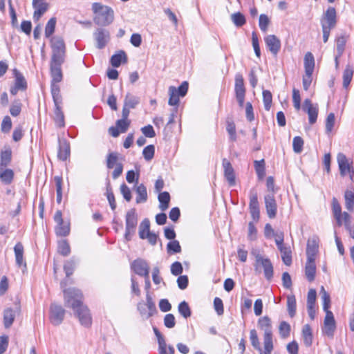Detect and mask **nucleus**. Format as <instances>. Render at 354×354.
<instances>
[{"label": "nucleus", "mask_w": 354, "mask_h": 354, "mask_svg": "<svg viewBox=\"0 0 354 354\" xmlns=\"http://www.w3.org/2000/svg\"><path fill=\"white\" fill-rule=\"evenodd\" d=\"M265 206L267 214L270 218H274L276 216L277 211V205L274 196V194H268L264 196Z\"/></svg>", "instance_id": "obj_16"}, {"label": "nucleus", "mask_w": 354, "mask_h": 354, "mask_svg": "<svg viewBox=\"0 0 354 354\" xmlns=\"http://www.w3.org/2000/svg\"><path fill=\"white\" fill-rule=\"evenodd\" d=\"M56 18L52 17L47 22L45 27V36L46 37H50L55 32V26H56Z\"/></svg>", "instance_id": "obj_50"}, {"label": "nucleus", "mask_w": 354, "mask_h": 354, "mask_svg": "<svg viewBox=\"0 0 354 354\" xmlns=\"http://www.w3.org/2000/svg\"><path fill=\"white\" fill-rule=\"evenodd\" d=\"M336 328L335 320L332 312H327L324 321L322 332L328 337H333Z\"/></svg>", "instance_id": "obj_13"}, {"label": "nucleus", "mask_w": 354, "mask_h": 354, "mask_svg": "<svg viewBox=\"0 0 354 354\" xmlns=\"http://www.w3.org/2000/svg\"><path fill=\"white\" fill-rule=\"evenodd\" d=\"M337 160L340 174L343 176L351 172V165L346 156L342 153L337 154Z\"/></svg>", "instance_id": "obj_20"}, {"label": "nucleus", "mask_w": 354, "mask_h": 354, "mask_svg": "<svg viewBox=\"0 0 354 354\" xmlns=\"http://www.w3.org/2000/svg\"><path fill=\"white\" fill-rule=\"evenodd\" d=\"M263 346L267 351H273L272 332L263 333Z\"/></svg>", "instance_id": "obj_47"}, {"label": "nucleus", "mask_w": 354, "mask_h": 354, "mask_svg": "<svg viewBox=\"0 0 354 354\" xmlns=\"http://www.w3.org/2000/svg\"><path fill=\"white\" fill-rule=\"evenodd\" d=\"M264 41L268 50L274 56H276L281 48L280 39L274 35H269L265 37Z\"/></svg>", "instance_id": "obj_17"}, {"label": "nucleus", "mask_w": 354, "mask_h": 354, "mask_svg": "<svg viewBox=\"0 0 354 354\" xmlns=\"http://www.w3.org/2000/svg\"><path fill=\"white\" fill-rule=\"evenodd\" d=\"M318 240L317 238H313L308 241L306 248L307 260L315 261V257L318 252Z\"/></svg>", "instance_id": "obj_23"}, {"label": "nucleus", "mask_w": 354, "mask_h": 354, "mask_svg": "<svg viewBox=\"0 0 354 354\" xmlns=\"http://www.w3.org/2000/svg\"><path fill=\"white\" fill-rule=\"evenodd\" d=\"M270 24V19L265 14H261L259 16V28L263 32H266L268 30V25Z\"/></svg>", "instance_id": "obj_64"}, {"label": "nucleus", "mask_w": 354, "mask_h": 354, "mask_svg": "<svg viewBox=\"0 0 354 354\" xmlns=\"http://www.w3.org/2000/svg\"><path fill=\"white\" fill-rule=\"evenodd\" d=\"M155 147L153 145H149L144 148L142 154L145 160H151L154 156Z\"/></svg>", "instance_id": "obj_62"}, {"label": "nucleus", "mask_w": 354, "mask_h": 354, "mask_svg": "<svg viewBox=\"0 0 354 354\" xmlns=\"http://www.w3.org/2000/svg\"><path fill=\"white\" fill-rule=\"evenodd\" d=\"M290 325L285 321H282L279 326V333L282 339H286L290 336Z\"/></svg>", "instance_id": "obj_42"}, {"label": "nucleus", "mask_w": 354, "mask_h": 354, "mask_svg": "<svg viewBox=\"0 0 354 354\" xmlns=\"http://www.w3.org/2000/svg\"><path fill=\"white\" fill-rule=\"evenodd\" d=\"M335 121V114L330 113L328 115L326 120V133H330L333 129Z\"/></svg>", "instance_id": "obj_63"}, {"label": "nucleus", "mask_w": 354, "mask_h": 354, "mask_svg": "<svg viewBox=\"0 0 354 354\" xmlns=\"http://www.w3.org/2000/svg\"><path fill=\"white\" fill-rule=\"evenodd\" d=\"M250 209H259V205L258 201L257 193L254 190H251L250 192Z\"/></svg>", "instance_id": "obj_58"}, {"label": "nucleus", "mask_w": 354, "mask_h": 354, "mask_svg": "<svg viewBox=\"0 0 354 354\" xmlns=\"http://www.w3.org/2000/svg\"><path fill=\"white\" fill-rule=\"evenodd\" d=\"M140 103V97L128 93L124 98V104L129 109H135Z\"/></svg>", "instance_id": "obj_37"}, {"label": "nucleus", "mask_w": 354, "mask_h": 354, "mask_svg": "<svg viewBox=\"0 0 354 354\" xmlns=\"http://www.w3.org/2000/svg\"><path fill=\"white\" fill-rule=\"evenodd\" d=\"M126 228L124 239L129 241L131 239V236L136 232V228L138 224V216L136 210L133 208L129 209L126 214Z\"/></svg>", "instance_id": "obj_4"}, {"label": "nucleus", "mask_w": 354, "mask_h": 354, "mask_svg": "<svg viewBox=\"0 0 354 354\" xmlns=\"http://www.w3.org/2000/svg\"><path fill=\"white\" fill-rule=\"evenodd\" d=\"M250 340L252 346L257 351L261 350L260 342L259 340L257 332L255 329H252L250 331Z\"/></svg>", "instance_id": "obj_55"}, {"label": "nucleus", "mask_w": 354, "mask_h": 354, "mask_svg": "<svg viewBox=\"0 0 354 354\" xmlns=\"http://www.w3.org/2000/svg\"><path fill=\"white\" fill-rule=\"evenodd\" d=\"M62 104H55V122L57 126L62 127L64 126V115L62 111Z\"/></svg>", "instance_id": "obj_33"}, {"label": "nucleus", "mask_w": 354, "mask_h": 354, "mask_svg": "<svg viewBox=\"0 0 354 354\" xmlns=\"http://www.w3.org/2000/svg\"><path fill=\"white\" fill-rule=\"evenodd\" d=\"M6 167L0 166V179L4 184L9 185L13 180L14 172L12 169Z\"/></svg>", "instance_id": "obj_25"}, {"label": "nucleus", "mask_w": 354, "mask_h": 354, "mask_svg": "<svg viewBox=\"0 0 354 354\" xmlns=\"http://www.w3.org/2000/svg\"><path fill=\"white\" fill-rule=\"evenodd\" d=\"M52 60L64 61L65 44L61 37H55L51 39Z\"/></svg>", "instance_id": "obj_7"}, {"label": "nucleus", "mask_w": 354, "mask_h": 354, "mask_svg": "<svg viewBox=\"0 0 354 354\" xmlns=\"http://www.w3.org/2000/svg\"><path fill=\"white\" fill-rule=\"evenodd\" d=\"M64 61L61 60H50V75L52 77L51 82L59 83L62 80V71L61 68L62 64Z\"/></svg>", "instance_id": "obj_14"}, {"label": "nucleus", "mask_w": 354, "mask_h": 354, "mask_svg": "<svg viewBox=\"0 0 354 354\" xmlns=\"http://www.w3.org/2000/svg\"><path fill=\"white\" fill-rule=\"evenodd\" d=\"M58 252L63 256L66 257L71 252L70 245L66 240H62L58 243Z\"/></svg>", "instance_id": "obj_57"}, {"label": "nucleus", "mask_w": 354, "mask_h": 354, "mask_svg": "<svg viewBox=\"0 0 354 354\" xmlns=\"http://www.w3.org/2000/svg\"><path fill=\"white\" fill-rule=\"evenodd\" d=\"M321 299L323 304V310L326 313L327 312H331L329 308L330 307V295L326 292L324 286L320 288Z\"/></svg>", "instance_id": "obj_35"}, {"label": "nucleus", "mask_w": 354, "mask_h": 354, "mask_svg": "<svg viewBox=\"0 0 354 354\" xmlns=\"http://www.w3.org/2000/svg\"><path fill=\"white\" fill-rule=\"evenodd\" d=\"M187 91L188 83L187 82H183L178 88L174 86H169L168 104L170 106H177L179 103V97H184L187 94Z\"/></svg>", "instance_id": "obj_6"}, {"label": "nucleus", "mask_w": 354, "mask_h": 354, "mask_svg": "<svg viewBox=\"0 0 354 354\" xmlns=\"http://www.w3.org/2000/svg\"><path fill=\"white\" fill-rule=\"evenodd\" d=\"M93 37L98 49L104 48L110 41V32L104 28H97L93 33Z\"/></svg>", "instance_id": "obj_10"}, {"label": "nucleus", "mask_w": 354, "mask_h": 354, "mask_svg": "<svg viewBox=\"0 0 354 354\" xmlns=\"http://www.w3.org/2000/svg\"><path fill=\"white\" fill-rule=\"evenodd\" d=\"M234 91L239 106L243 107L245 100V88L243 77L241 74H236L235 76Z\"/></svg>", "instance_id": "obj_9"}, {"label": "nucleus", "mask_w": 354, "mask_h": 354, "mask_svg": "<svg viewBox=\"0 0 354 354\" xmlns=\"http://www.w3.org/2000/svg\"><path fill=\"white\" fill-rule=\"evenodd\" d=\"M231 19L235 26L241 27L245 24V18L241 12H236L231 15Z\"/></svg>", "instance_id": "obj_56"}, {"label": "nucleus", "mask_w": 354, "mask_h": 354, "mask_svg": "<svg viewBox=\"0 0 354 354\" xmlns=\"http://www.w3.org/2000/svg\"><path fill=\"white\" fill-rule=\"evenodd\" d=\"M150 222L149 219H144L139 227V236L142 239H146V234L150 233Z\"/></svg>", "instance_id": "obj_41"}, {"label": "nucleus", "mask_w": 354, "mask_h": 354, "mask_svg": "<svg viewBox=\"0 0 354 354\" xmlns=\"http://www.w3.org/2000/svg\"><path fill=\"white\" fill-rule=\"evenodd\" d=\"M16 264L18 267L24 266L26 268V263L24 262V246L21 243H17L14 247Z\"/></svg>", "instance_id": "obj_24"}, {"label": "nucleus", "mask_w": 354, "mask_h": 354, "mask_svg": "<svg viewBox=\"0 0 354 354\" xmlns=\"http://www.w3.org/2000/svg\"><path fill=\"white\" fill-rule=\"evenodd\" d=\"M303 109L304 111L307 112L308 115L309 122L311 124H313L316 122L317 115H318V109L317 106H314L310 99H306L304 102Z\"/></svg>", "instance_id": "obj_19"}, {"label": "nucleus", "mask_w": 354, "mask_h": 354, "mask_svg": "<svg viewBox=\"0 0 354 354\" xmlns=\"http://www.w3.org/2000/svg\"><path fill=\"white\" fill-rule=\"evenodd\" d=\"M137 309L144 319H149L157 313L155 303L148 292L146 295V304L139 302L137 305Z\"/></svg>", "instance_id": "obj_3"}, {"label": "nucleus", "mask_w": 354, "mask_h": 354, "mask_svg": "<svg viewBox=\"0 0 354 354\" xmlns=\"http://www.w3.org/2000/svg\"><path fill=\"white\" fill-rule=\"evenodd\" d=\"M336 43L337 52L339 54V56H342L344 51V48L346 43V37L344 35L337 37L336 39Z\"/></svg>", "instance_id": "obj_59"}, {"label": "nucleus", "mask_w": 354, "mask_h": 354, "mask_svg": "<svg viewBox=\"0 0 354 354\" xmlns=\"http://www.w3.org/2000/svg\"><path fill=\"white\" fill-rule=\"evenodd\" d=\"M353 73L354 71L353 67L351 65L347 64L343 72L342 76L344 88H347L349 86L353 76Z\"/></svg>", "instance_id": "obj_31"}, {"label": "nucleus", "mask_w": 354, "mask_h": 354, "mask_svg": "<svg viewBox=\"0 0 354 354\" xmlns=\"http://www.w3.org/2000/svg\"><path fill=\"white\" fill-rule=\"evenodd\" d=\"M167 250L169 254L179 253L181 252V247L178 241L173 240L167 243Z\"/></svg>", "instance_id": "obj_52"}, {"label": "nucleus", "mask_w": 354, "mask_h": 354, "mask_svg": "<svg viewBox=\"0 0 354 354\" xmlns=\"http://www.w3.org/2000/svg\"><path fill=\"white\" fill-rule=\"evenodd\" d=\"M255 270H258L259 267L263 269L264 276L266 279L270 281L273 277L274 270L273 266L268 258H264L260 254L255 255Z\"/></svg>", "instance_id": "obj_5"}, {"label": "nucleus", "mask_w": 354, "mask_h": 354, "mask_svg": "<svg viewBox=\"0 0 354 354\" xmlns=\"http://www.w3.org/2000/svg\"><path fill=\"white\" fill-rule=\"evenodd\" d=\"M305 73L313 74L315 68V59L313 55L308 52L304 57Z\"/></svg>", "instance_id": "obj_28"}, {"label": "nucleus", "mask_w": 354, "mask_h": 354, "mask_svg": "<svg viewBox=\"0 0 354 354\" xmlns=\"http://www.w3.org/2000/svg\"><path fill=\"white\" fill-rule=\"evenodd\" d=\"M316 273V266L315 261L307 260L305 267V274L309 281L315 279Z\"/></svg>", "instance_id": "obj_27"}, {"label": "nucleus", "mask_w": 354, "mask_h": 354, "mask_svg": "<svg viewBox=\"0 0 354 354\" xmlns=\"http://www.w3.org/2000/svg\"><path fill=\"white\" fill-rule=\"evenodd\" d=\"M158 201L160 202L159 208L162 211L166 210L169 207L170 201V195L167 192L160 193L158 195Z\"/></svg>", "instance_id": "obj_39"}, {"label": "nucleus", "mask_w": 354, "mask_h": 354, "mask_svg": "<svg viewBox=\"0 0 354 354\" xmlns=\"http://www.w3.org/2000/svg\"><path fill=\"white\" fill-rule=\"evenodd\" d=\"M346 208L352 211L354 205V192L351 190H346L344 194Z\"/></svg>", "instance_id": "obj_46"}, {"label": "nucleus", "mask_w": 354, "mask_h": 354, "mask_svg": "<svg viewBox=\"0 0 354 354\" xmlns=\"http://www.w3.org/2000/svg\"><path fill=\"white\" fill-rule=\"evenodd\" d=\"M131 268L135 273L142 277H148L149 274V267L147 263L140 259L135 260L131 264Z\"/></svg>", "instance_id": "obj_18"}, {"label": "nucleus", "mask_w": 354, "mask_h": 354, "mask_svg": "<svg viewBox=\"0 0 354 354\" xmlns=\"http://www.w3.org/2000/svg\"><path fill=\"white\" fill-rule=\"evenodd\" d=\"M55 233L59 236H66L70 233V223L68 222L62 221V223H57L55 227Z\"/></svg>", "instance_id": "obj_34"}, {"label": "nucleus", "mask_w": 354, "mask_h": 354, "mask_svg": "<svg viewBox=\"0 0 354 354\" xmlns=\"http://www.w3.org/2000/svg\"><path fill=\"white\" fill-rule=\"evenodd\" d=\"M12 129V120L11 118L6 115L3 118L1 124V130L3 133H7L10 132Z\"/></svg>", "instance_id": "obj_61"}, {"label": "nucleus", "mask_w": 354, "mask_h": 354, "mask_svg": "<svg viewBox=\"0 0 354 354\" xmlns=\"http://www.w3.org/2000/svg\"><path fill=\"white\" fill-rule=\"evenodd\" d=\"M70 156V147L68 144L64 142L63 145H60L57 153V157L59 160L64 161Z\"/></svg>", "instance_id": "obj_43"}, {"label": "nucleus", "mask_w": 354, "mask_h": 354, "mask_svg": "<svg viewBox=\"0 0 354 354\" xmlns=\"http://www.w3.org/2000/svg\"><path fill=\"white\" fill-rule=\"evenodd\" d=\"M32 7L35 10L33 19L38 21L41 16L48 10V3L46 0H32Z\"/></svg>", "instance_id": "obj_15"}, {"label": "nucleus", "mask_w": 354, "mask_h": 354, "mask_svg": "<svg viewBox=\"0 0 354 354\" xmlns=\"http://www.w3.org/2000/svg\"><path fill=\"white\" fill-rule=\"evenodd\" d=\"M12 158V151L10 149L2 151L1 153L0 166L7 167Z\"/></svg>", "instance_id": "obj_48"}, {"label": "nucleus", "mask_w": 354, "mask_h": 354, "mask_svg": "<svg viewBox=\"0 0 354 354\" xmlns=\"http://www.w3.org/2000/svg\"><path fill=\"white\" fill-rule=\"evenodd\" d=\"M136 203H145L147 200V188L143 184L139 185L136 187Z\"/></svg>", "instance_id": "obj_36"}, {"label": "nucleus", "mask_w": 354, "mask_h": 354, "mask_svg": "<svg viewBox=\"0 0 354 354\" xmlns=\"http://www.w3.org/2000/svg\"><path fill=\"white\" fill-rule=\"evenodd\" d=\"M263 102L265 109L266 111H269L272 105V93L268 90L263 91Z\"/></svg>", "instance_id": "obj_53"}, {"label": "nucleus", "mask_w": 354, "mask_h": 354, "mask_svg": "<svg viewBox=\"0 0 354 354\" xmlns=\"http://www.w3.org/2000/svg\"><path fill=\"white\" fill-rule=\"evenodd\" d=\"M106 167L108 169H113L115 167L112 173L113 179H117L122 173L123 165L118 161V153L116 152H111L107 155L106 157Z\"/></svg>", "instance_id": "obj_8"}, {"label": "nucleus", "mask_w": 354, "mask_h": 354, "mask_svg": "<svg viewBox=\"0 0 354 354\" xmlns=\"http://www.w3.org/2000/svg\"><path fill=\"white\" fill-rule=\"evenodd\" d=\"M127 62V55L124 51L120 50L118 53H116L111 56L110 62L113 67H119L120 64Z\"/></svg>", "instance_id": "obj_26"}, {"label": "nucleus", "mask_w": 354, "mask_h": 354, "mask_svg": "<svg viewBox=\"0 0 354 354\" xmlns=\"http://www.w3.org/2000/svg\"><path fill=\"white\" fill-rule=\"evenodd\" d=\"M81 291L74 288L64 290V305L74 310L82 326L88 328L92 324V317L88 308L82 303Z\"/></svg>", "instance_id": "obj_1"}, {"label": "nucleus", "mask_w": 354, "mask_h": 354, "mask_svg": "<svg viewBox=\"0 0 354 354\" xmlns=\"http://www.w3.org/2000/svg\"><path fill=\"white\" fill-rule=\"evenodd\" d=\"M65 310L59 305L51 304L50 308V320L55 326L59 325L64 320Z\"/></svg>", "instance_id": "obj_12"}, {"label": "nucleus", "mask_w": 354, "mask_h": 354, "mask_svg": "<svg viewBox=\"0 0 354 354\" xmlns=\"http://www.w3.org/2000/svg\"><path fill=\"white\" fill-rule=\"evenodd\" d=\"M51 94L55 104L62 103V99L60 95V89L58 83L51 82Z\"/></svg>", "instance_id": "obj_38"}, {"label": "nucleus", "mask_w": 354, "mask_h": 354, "mask_svg": "<svg viewBox=\"0 0 354 354\" xmlns=\"http://www.w3.org/2000/svg\"><path fill=\"white\" fill-rule=\"evenodd\" d=\"M332 212L337 225L339 227L342 226L344 223V212H342V207L337 199L335 197L332 199Z\"/></svg>", "instance_id": "obj_22"}, {"label": "nucleus", "mask_w": 354, "mask_h": 354, "mask_svg": "<svg viewBox=\"0 0 354 354\" xmlns=\"http://www.w3.org/2000/svg\"><path fill=\"white\" fill-rule=\"evenodd\" d=\"M302 337L304 339V343L306 346H310L313 343V333L312 329L308 324L304 326L302 328Z\"/></svg>", "instance_id": "obj_32"}, {"label": "nucleus", "mask_w": 354, "mask_h": 354, "mask_svg": "<svg viewBox=\"0 0 354 354\" xmlns=\"http://www.w3.org/2000/svg\"><path fill=\"white\" fill-rule=\"evenodd\" d=\"M178 312L185 319H187L191 316L190 308H189L188 304L185 301H183L179 304Z\"/></svg>", "instance_id": "obj_51"}, {"label": "nucleus", "mask_w": 354, "mask_h": 354, "mask_svg": "<svg viewBox=\"0 0 354 354\" xmlns=\"http://www.w3.org/2000/svg\"><path fill=\"white\" fill-rule=\"evenodd\" d=\"M92 10L95 14L94 22L101 26H106L111 24L114 19V12L112 8L100 3H93Z\"/></svg>", "instance_id": "obj_2"}, {"label": "nucleus", "mask_w": 354, "mask_h": 354, "mask_svg": "<svg viewBox=\"0 0 354 354\" xmlns=\"http://www.w3.org/2000/svg\"><path fill=\"white\" fill-rule=\"evenodd\" d=\"M259 328L263 331V333L272 332V322L268 316H263L258 320Z\"/></svg>", "instance_id": "obj_29"}, {"label": "nucleus", "mask_w": 354, "mask_h": 354, "mask_svg": "<svg viewBox=\"0 0 354 354\" xmlns=\"http://www.w3.org/2000/svg\"><path fill=\"white\" fill-rule=\"evenodd\" d=\"M304 140L300 136H295L292 140L293 151L296 153H300L303 150Z\"/></svg>", "instance_id": "obj_54"}, {"label": "nucleus", "mask_w": 354, "mask_h": 354, "mask_svg": "<svg viewBox=\"0 0 354 354\" xmlns=\"http://www.w3.org/2000/svg\"><path fill=\"white\" fill-rule=\"evenodd\" d=\"M281 254L282 261L286 266H290L292 263V255H291V250L288 246H284L280 249H279Z\"/></svg>", "instance_id": "obj_40"}, {"label": "nucleus", "mask_w": 354, "mask_h": 354, "mask_svg": "<svg viewBox=\"0 0 354 354\" xmlns=\"http://www.w3.org/2000/svg\"><path fill=\"white\" fill-rule=\"evenodd\" d=\"M15 318V312L13 309L8 308L3 312V324L6 328H10Z\"/></svg>", "instance_id": "obj_30"}, {"label": "nucleus", "mask_w": 354, "mask_h": 354, "mask_svg": "<svg viewBox=\"0 0 354 354\" xmlns=\"http://www.w3.org/2000/svg\"><path fill=\"white\" fill-rule=\"evenodd\" d=\"M15 75V85L18 87L20 90H25L27 88L26 81L21 73L18 72L17 70L14 71Z\"/></svg>", "instance_id": "obj_44"}, {"label": "nucleus", "mask_w": 354, "mask_h": 354, "mask_svg": "<svg viewBox=\"0 0 354 354\" xmlns=\"http://www.w3.org/2000/svg\"><path fill=\"white\" fill-rule=\"evenodd\" d=\"M77 262L74 258H71V259L66 261L64 266V270L65 271L66 277H70L76 266Z\"/></svg>", "instance_id": "obj_49"}, {"label": "nucleus", "mask_w": 354, "mask_h": 354, "mask_svg": "<svg viewBox=\"0 0 354 354\" xmlns=\"http://www.w3.org/2000/svg\"><path fill=\"white\" fill-rule=\"evenodd\" d=\"M287 310L290 317L296 314V299L294 295L288 296L287 298Z\"/></svg>", "instance_id": "obj_45"}, {"label": "nucleus", "mask_w": 354, "mask_h": 354, "mask_svg": "<svg viewBox=\"0 0 354 354\" xmlns=\"http://www.w3.org/2000/svg\"><path fill=\"white\" fill-rule=\"evenodd\" d=\"M337 24L336 10L333 7H329L325 12L323 17L321 19L322 28L324 26L328 29L334 28Z\"/></svg>", "instance_id": "obj_11"}, {"label": "nucleus", "mask_w": 354, "mask_h": 354, "mask_svg": "<svg viewBox=\"0 0 354 354\" xmlns=\"http://www.w3.org/2000/svg\"><path fill=\"white\" fill-rule=\"evenodd\" d=\"M223 167L224 169V176L227 180L229 185L230 186H233L235 185V175L234 169L230 162L226 158H223L222 161Z\"/></svg>", "instance_id": "obj_21"}, {"label": "nucleus", "mask_w": 354, "mask_h": 354, "mask_svg": "<svg viewBox=\"0 0 354 354\" xmlns=\"http://www.w3.org/2000/svg\"><path fill=\"white\" fill-rule=\"evenodd\" d=\"M254 168L259 178H262L265 176L264 160H255Z\"/></svg>", "instance_id": "obj_60"}]
</instances>
